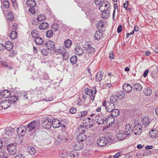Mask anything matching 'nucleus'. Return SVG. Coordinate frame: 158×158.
<instances>
[{"instance_id":"obj_24","label":"nucleus","mask_w":158,"mask_h":158,"mask_svg":"<svg viewBox=\"0 0 158 158\" xmlns=\"http://www.w3.org/2000/svg\"><path fill=\"white\" fill-rule=\"evenodd\" d=\"M110 112L111 116L114 118V117H117L120 114V111L118 109H114Z\"/></svg>"},{"instance_id":"obj_27","label":"nucleus","mask_w":158,"mask_h":158,"mask_svg":"<svg viewBox=\"0 0 158 158\" xmlns=\"http://www.w3.org/2000/svg\"><path fill=\"white\" fill-rule=\"evenodd\" d=\"M125 96V93L123 91L118 92V94L116 95V98L122 99H123Z\"/></svg>"},{"instance_id":"obj_14","label":"nucleus","mask_w":158,"mask_h":158,"mask_svg":"<svg viewBox=\"0 0 158 158\" xmlns=\"http://www.w3.org/2000/svg\"><path fill=\"white\" fill-rule=\"evenodd\" d=\"M52 126L54 128H58L60 127L61 124L59 120L57 119H53L52 122Z\"/></svg>"},{"instance_id":"obj_45","label":"nucleus","mask_w":158,"mask_h":158,"mask_svg":"<svg viewBox=\"0 0 158 158\" xmlns=\"http://www.w3.org/2000/svg\"><path fill=\"white\" fill-rule=\"evenodd\" d=\"M69 156L72 158H74V157H77L78 156V154L76 153L75 151H72L69 154Z\"/></svg>"},{"instance_id":"obj_55","label":"nucleus","mask_w":158,"mask_h":158,"mask_svg":"<svg viewBox=\"0 0 158 158\" xmlns=\"http://www.w3.org/2000/svg\"><path fill=\"white\" fill-rule=\"evenodd\" d=\"M17 132H21V133H23V134L25 133V131L22 129V128L19 127L17 129Z\"/></svg>"},{"instance_id":"obj_34","label":"nucleus","mask_w":158,"mask_h":158,"mask_svg":"<svg viewBox=\"0 0 158 158\" xmlns=\"http://www.w3.org/2000/svg\"><path fill=\"white\" fill-rule=\"evenodd\" d=\"M5 48L7 50H10L12 48V44L10 41H7L5 44Z\"/></svg>"},{"instance_id":"obj_20","label":"nucleus","mask_w":158,"mask_h":158,"mask_svg":"<svg viewBox=\"0 0 158 158\" xmlns=\"http://www.w3.org/2000/svg\"><path fill=\"white\" fill-rule=\"evenodd\" d=\"M9 101L5 100L1 102L0 104V106L3 109H7L10 106Z\"/></svg>"},{"instance_id":"obj_37","label":"nucleus","mask_w":158,"mask_h":158,"mask_svg":"<svg viewBox=\"0 0 158 158\" xmlns=\"http://www.w3.org/2000/svg\"><path fill=\"white\" fill-rule=\"evenodd\" d=\"M10 37L12 39L16 38L17 37V33L16 31H12L10 34Z\"/></svg>"},{"instance_id":"obj_3","label":"nucleus","mask_w":158,"mask_h":158,"mask_svg":"<svg viewBox=\"0 0 158 158\" xmlns=\"http://www.w3.org/2000/svg\"><path fill=\"white\" fill-rule=\"evenodd\" d=\"M113 143L114 142V140L112 138L111 140H108V139L106 137H102L99 138L97 140V144L99 146L101 147H104L106 146L108 142Z\"/></svg>"},{"instance_id":"obj_10","label":"nucleus","mask_w":158,"mask_h":158,"mask_svg":"<svg viewBox=\"0 0 158 158\" xmlns=\"http://www.w3.org/2000/svg\"><path fill=\"white\" fill-rule=\"evenodd\" d=\"M133 131V128L132 125L129 124L126 125L124 132L127 136L132 134Z\"/></svg>"},{"instance_id":"obj_15","label":"nucleus","mask_w":158,"mask_h":158,"mask_svg":"<svg viewBox=\"0 0 158 158\" xmlns=\"http://www.w3.org/2000/svg\"><path fill=\"white\" fill-rule=\"evenodd\" d=\"M142 127L140 124L136 125L133 128V131L135 132V134L138 135L142 131Z\"/></svg>"},{"instance_id":"obj_60","label":"nucleus","mask_w":158,"mask_h":158,"mask_svg":"<svg viewBox=\"0 0 158 158\" xmlns=\"http://www.w3.org/2000/svg\"><path fill=\"white\" fill-rule=\"evenodd\" d=\"M15 158H25V156L21 154H18Z\"/></svg>"},{"instance_id":"obj_6","label":"nucleus","mask_w":158,"mask_h":158,"mask_svg":"<svg viewBox=\"0 0 158 158\" xmlns=\"http://www.w3.org/2000/svg\"><path fill=\"white\" fill-rule=\"evenodd\" d=\"M7 149L10 154L15 155L17 152L16 146L14 143L8 145L7 146Z\"/></svg>"},{"instance_id":"obj_38","label":"nucleus","mask_w":158,"mask_h":158,"mask_svg":"<svg viewBox=\"0 0 158 158\" xmlns=\"http://www.w3.org/2000/svg\"><path fill=\"white\" fill-rule=\"evenodd\" d=\"M23 134L20 135V136H23ZM23 142L22 137H20L19 136H17L15 138V143L17 144H19Z\"/></svg>"},{"instance_id":"obj_12","label":"nucleus","mask_w":158,"mask_h":158,"mask_svg":"<svg viewBox=\"0 0 158 158\" xmlns=\"http://www.w3.org/2000/svg\"><path fill=\"white\" fill-rule=\"evenodd\" d=\"M123 89L124 92L129 93L132 91V87L129 84L126 83L123 85Z\"/></svg>"},{"instance_id":"obj_48","label":"nucleus","mask_w":158,"mask_h":158,"mask_svg":"<svg viewBox=\"0 0 158 158\" xmlns=\"http://www.w3.org/2000/svg\"><path fill=\"white\" fill-rule=\"evenodd\" d=\"M53 35V31L51 30L48 31L46 33L47 37L48 38L51 37Z\"/></svg>"},{"instance_id":"obj_46","label":"nucleus","mask_w":158,"mask_h":158,"mask_svg":"<svg viewBox=\"0 0 158 158\" xmlns=\"http://www.w3.org/2000/svg\"><path fill=\"white\" fill-rule=\"evenodd\" d=\"M57 52L61 54L64 58L65 57V54L67 52V51L64 49L63 50L60 49H59L58 50Z\"/></svg>"},{"instance_id":"obj_59","label":"nucleus","mask_w":158,"mask_h":158,"mask_svg":"<svg viewBox=\"0 0 158 158\" xmlns=\"http://www.w3.org/2000/svg\"><path fill=\"white\" fill-rule=\"evenodd\" d=\"M34 7H30L28 10L32 14H34L35 13V11Z\"/></svg>"},{"instance_id":"obj_30","label":"nucleus","mask_w":158,"mask_h":158,"mask_svg":"<svg viewBox=\"0 0 158 158\" xmlns=\"http://www.w3.org/2000/svg\"><path fill=\"white\" fill-rule=\"evenodd\" d=\"M49 25V24L47 23H43L39 26V28L40 30L46 29L48 27Z\"/></svg>"},{"instance_id":"obj_43","label":"nucleus","mask_w":158,"mask_h":158,"mask_svg":"<svg viewBox=\"0 0 158 158\" xmlns=\"http://www.w3.org/2000/svg\"><path fill=\"white\" fill-rule=\"evenodd\" d=\"M9 100L11 102L14 103L17 101L18 98L16 96H12L9 98Z\"/></svg>"},{"instance_id":"obj_11","label":"nucleus","mask_w":158,"mask_h":158,"mask_svg":"<svg viewBox=\"0 0 158 158\" xmlns=\"http://www.w3.org/2000/svg\"><path fill=\"white\" fill-rule=\"evenodd\" d=\"M84 124L88 125L90 127L93 126L94 124V122L93 119L89 117H87L83 121Z\"/></svg>"},{"instance_id":"obj_52","label":"nucleus","mask_w":158,"mask_h":158,"mask_svg":"<svg viewBox=\"0 0 158 158\" xmlns=\"http://www.w3.org/2000/svg\"><path fill=\"white\" fill-rule=\"evenodd\" d=\"M5 151L3 150L2 149H0V157L2 158L5 154Z\"/></svg>"},{"instance_id":"obj_5","label":"nucleus","mask_w":158,"mask_h":158,"mask_svg":"<svg viewBox=\"0 0 158 158\" xmlns=\"http://www.w3.org/2000/svg\"><path fill=\"white\" fill-rule=\"evenodd\" d=\"M102 105L104 107H106V110L108 112H110L114 109V104L111 101L106 102L105 100L104 102L102 103Z\"/></svg>"},{"instance_id":"obj_26","label":"nucleus","mask_w":158,"mask_h":158,"mask_svg":"<svg viewBox=\"0 0 158 158\" xmlns=\"http://www.w3.org/2000/svg\"><path fill=\"white\" fill-rule=\"evenodd\" d=\"M34 42L38 45H40L43 44L44 40L42 38L39 36L35 38L34 40Z\"/></svg>"},{"instance_id":"obj_63","label":"nucleus","mask_w":158,"mask_h":158,"mask_svg":"<svg viewBox=\"0 0 158 158\" xmlns=\"http://www.w3.org/2000/svg\"><path fill=\"white\" fill-rule=\"evenodd\" d=\"M121 154V153H120V152H118L117 153H116L113 157V158H118Z\"/></svg>"},{"instance_id":"obj_4","label":"nucleus","mask_w":158,"mask_h":158,"mask_svg":"<svg viewBox=\"0 0 158 158\" xmlns=\"http://www.w3.org/2000/svg\"><path fill=\"white\" fill-rule=\"evenodd\" d=\"M109 2H105L102 3L100 6L99 9L102 13V14H105L107 15V14L109 15L110 13V11L109 9Z\"/></svg>"},{"instance_id":"obj_9","label":"nucleus","mask_w":158,"mask_h":158,"mask_svg":"<svg viewBox=\"0 0 158 158\" xmlns=\"http://www.w3.org/2000/svg\"><path fill=\"white\" fill-rule=\"evenodd\" d=\"M91 42H86L85 43V48H86L87 51L89 53H92L94 52L95 51L94 48L92 47L90 44Z\"/></svg>"},{"instance_id":"obj_13","label":"nucleus","mask_w":158,"mask_h":158,"mask_svg":"<svg viewBox=\"0 0 158 158\" xmlns=\"http://www.w3.org/2000/svg\"><path fill=\"white\" fill-rule=\"evenodd\" d=\"M127 136L126 134L122 131H119L116 135L117 138L120 140H122L125 139Z\"/></svg>"},{"instance_id":"obj_17","label":"nucleus","mask_w":158,"mask_h":158,"mask_svg":"<svg viewBox=\"0 0 158 158\" xmlns=\"http://www.w3.org/2000/svg\"><path fill=\"white\" fill-rule=\"evenodd\" d=\"M115 118H114L108 116L106 118L105 120H104V123L105 122L106 124L107 125H109L112 124L114 122Z\"/></svg>"},{"instance_id":"obj_42","label":"nucleus","mask_w":158,"mask_h":158,"mask_svg":"<svg viewBox=\"0 0 158 158\" xmlns=\"http://www.w3.org/2000/svg\"><path fill=\"white\" fill-rule=\"evenodd\" d=\"M45 16L43 14L38 15L37 18V19L38 21H42L45 20Z\"/></svg>"},{"instance_id":"obj_18","label":"nucleus","mask_w":158,"mask_h":158,"mask_svg":"<svg viewBox=\"0 0 158 158\" xmlns=\"http://www.w3.org/2000/svg\"><path fill=\"white\" fill-rule=\"evenodd\" d=\"M95 121L99 124H102L104 123V120L101 115H97L95 119Z\"/></svg>"},{"instance_id":"obj_51","label":"nucleus","mask_w":158,"mask_h":158,"mask_svg":"<svg viewBox=\"0 0 158 158\" xmlns=\"http://www.w3.org/2000/svg\"><path fill=\"white\" fill-rule=\"evenodd\" d=\"M116 98V95L115 96H112L110 98V101H111L112 102H113V103L114 102H116L117 101V100L116 98Z\"/></svg>"},{"instance_id":"obj_39","label":"nucleus","mask_w":158,"mask_h":158,"mask_svg":"<svg viewBox=\"0 0 158 158\" xmlns=\"http://www.w3.org/2000/svg\"><path fill=\"white\" fill-rule=\"evenodd\" d=\"M31 34L32 37L35 38L38 37L39 36V33L36 30H33L31 32Z\"/></svg>"},{"instance_id":"obj_61","label":"nucleus","mask_w":158,"mask_h":158,"mask_svg":"<svg viewBox=\"0 0 158 158\" xmlns=\"http://www.w3.org/2000/svg\"><path fill=\"white\" fill-rule=\"evenodd\" d=\"M96 92V90L94 88L93 89H92L91 90V93L93 96L95 95V94Z\"/></svg>"},{"instance_id":"obj_31","label":"nucleus","mask_w":158,"mask_h":158,"mask_svg":"<svg viewBox=\"0 0 158 158\" xmlns=\"http://www.w3.org/2000/svg\"><path fill=\"white\" fill-rule=\"evenodd\" d=\"M27 151L29 154L31 155H34L36 152L35 148L32 146L28 147Z\"/></svg>"},{"instance_id":"obj_22","label":"nucleus","mask_w":158,"mask_h":158,"mask_svg":"<svg viewBox=\"0 0 158 158\" xmlns=\"http://www.w3.org/2000/svg\"><path fill=\"white\" fill-rule=\"evenodd\" d=\"M150 120L149 117H145L143 118L142 121V124L144 127H147L149 125Z\"/></svg>"},{"instance_id":"obj_40","label":"nucleus","mask_w":158,"mask_h":158,"mask_svg":"<svg viewBox=\"0 0 158 158\" xmlns=\"http://www.w3.org/2000/svg\"><path fill=\"white\" fill-rule=\"evenodd\" d=\"M64 44L65 47L67 48L70 47L72 44L71 41L69 39H68L65 40Z\"/></svg>"},{"instance_id":"obj_64","label":"nucleus","mask_w":158,"mask_h":158,"mask_svg":"<svg viewBox=\"0 0 158 158\" xmlns=\"http://www.w3.org/2000/svg\"><path fill=\"white\" fill-rule=\"evenodd\" d=\"M15 53L14 51L12 50L10 51V53L9 54V56H13L15 54Z\"/></svg>"},{"instance_id":"obj_41","label":"nucleus","mask_w":158,"mask_h":158,"mask_svg":"<svg viewBox=\"0 0 158 158\" xmlns=\"http://www.w3.org/2000/svg\"><path fill=\"white\" fill-rule=\"evenodd\" d=\"M77 56H74L71 57L70 58V62L72 64H75L77 61Z\"/></svg>"},{"instance_id":"obj_21","label":"nucleus","mask_w":158,"mask_h":158,"mask_svg":"<svg viewBox=\"0 0 158 158\" xmlns=\"http://www.w3.org/2000/svg\"><path fill=\"white\" fill-rule=\"evenodd\" d=\"M46 46L48 49L53 50L54 49L55 44L53 42L50 40L48 41L46 43Z\"/></svg>"},{"instance_id":"obj_8","label":"nucleus","mask_w":158,"mask_h":158,"mask_svg":"<svg viewBox=\"0 0 158 158\" xmlns=\"http://www.w3.org/2000/svg\"><path fill=\"white\" fill-rule=\"evenodd\" d=\"M51 119L45 120L42 123L43 127L45 129H49L52 125Z\"/></svg>"},{"instance_id":"obj_32","label":"nucleus","mask_w":158,"mask_h":158,"mask_svg":"<svg viewBox=\"0 0 158 158\" xmlns=\"http://www.w3.org/2000/svg\"><path fill=\"white\" fill-rule=\"evenodd\" d=\"M66 138V136H64L63 135H58L56 137V140L58 143L61 142L63 140H65Z\"/></svg>"},{"instance_id":"obj_36","label":"nucleus","mask_w":158,"mask_h":158,"mask_svg":"<svg viewBox=\"0 0 158 158\" xmlns=\"http://www.w3.org/2000/svg\"><path fill=\"white\" fill-rule=\"evenodd\" d=\"M143 92L146 95L149 96L152 93V90L149 88H145L144 89Z\"/></svg>"},{"instance_id":"obj_28","label":"nucleus","mask_w":158,"mask_h":158,"mask_svg":"<svg viewBox=\"0 0 158 158\" xmlns=\"http://www.w3.org/2000/svg\"><path fill=\"white\" fill-rule=\"evenodd\" d=\"M26 3L27 5L30 7H34L36 5V3L34 0H27Z\"/></svg>"},{"instance_id":"obj_50","label":"nucleus","mask_w":158,"mask_h":158,"mask_svg":"<svg viewBox=\"0 0 158 158\" xmlns=\"http://www.w3.org/2000/svg\"><path fill=\"white\" fill-rule=\"evenodd\" d=\"M48 49L45 48L41 49V54L44 55H47L48 52Z\"/></svg>"},{"instance_id":"obj_7","label":"nucleus","mask_w":158,"mask_h":158,"mask_svg":"<svg viewBox=\"0 0 158 158\" xmlns=\"http://www.w3.org/2000/svg\"><path fill=\"white\" fill-rule=\"evenodd\" d=\"M14 129L10 127H6L4 132L5 136L6 137L12 136L14 134Z\"/></svg>"},{"instance_id":"obj_54","label":"nucleus","mask_w":158,"mask_h":158,"mask_svg":"<svg viewBox=\"0 0 158 158\" xmlns=\"http://www.w3.org/2000/svg\"><path fill=\"white\" fill-rule=\"evenodd\" d=\"M59 27L58 25L56 24H53L52 25V28H54L55 30V31H56L59 28Z\"/></svg>"},{"instance_id":"obj_16","label":"nucleus","mask_w":158,"mask_h":158,"mask_svg":"<svg viewBox=\"0 0 158 158\" xmlns=\"http://www.w3.org/2000/svg\"><path fill=\"white\" fill-rule=\"evenodd\" d=\"M73 146V148L75 150H80L83 148V143L78 141L76 142Z\"/></svg>"},{"instance_id":"obj_35","label":"nucleus","mask_w":158,"mask_h":158,"mask_svg":"<svg viewBox=\"0 0 158 158\" xmlns=\"http://www.w3.org/2000/svg\"><path fill=\"white\" fill-rule=\"evenodd\" d=\"M133 88L136 91H139L142 89V86L139 83H136L134 84L133 86Z\"/></svg>"},{"instance_id":"obj_47","label":"nucleus","mask_w":158,"mask_h":158,"mask_svg":"<svg viewBox=\"0 0 158 158\" xmlns=\"http://www.w3.org/2000/svg\"><path fill=\"white\" fill-rule=\"evenodd\" d=\"M104 23L102 21H100L97 23V26L98 29H102L104 27Z\"/></svg>"},{"instance_id":"obj_33","label":"nucleus","mask_w":158,"mask_h":158,"mask_svg":"<svg viewBox=\"0 0 158 158\" xmlns=\"http://www.w3.org/2000/svg\"><path fill=\"white\" fill-rule=\"evenodd\" d=\"M103 75L101 71L98 72L96 76L95 79L97 81H100L102 79Z\"/></svg>"},{"instance_id":"obj_58","label":"nucleus","mask_w":158,"mask_h":158,"mask_svg":"<svg viewBox=\"0 0 158 158\" xmlns=\"http://www.w3.org/2000/svg\"><path fill=\"white\" fill-rule=\"evenodd\" d=\"M103 2L102 0H95L94 2L96 5H99L101 3Z\"/></svg>"},{"instance_id":"obj_2","label":"nucleus","mask_w":158,"mask_h":158,"mask_svg":"<svg viewBox=\"0 0 158 158\" xmlns=\"http://www.w3.org/2000/svg\"><path fill=\"white\" fill-rule=\"evenodd\" d=\"M86 129V127L85 126L79 127V130H81V131L77 137V139L78 142L81 143L86 140L87 135L85 134V131Z\"/></svg>"},{"instance_id":"obj_25","label":"nucleus","mask_w":158,"mask_h":158,"mask_svg":"<svg viewBox=\"0 0 158 158\" xmlns=\"http://www.w3.org/2000/svg\"><path fill=\"white\" fill-rule=\"evenodd\" d=\"M10 94V92L9 90L6 89L2 91L1 93V96L5 98L8 97Z\"/></svg>"},{"instance_id":"obj_49","label":"nucleus","mask_w":158,"mask_h":158,"mask_svg":"<svg viewBox=\"0 0 158 158\" xmlns=\"http://www.w3.org/2000/svg\"><path fill=\"white\" fill-rule=\"evenodd\" d=\"M3 5L6 8H8L9 6V3L7 0H5L3 2Z\"/></svg>"},{"instance_id":"obj_56","label":"nucleus","mask_w":158,"mask_h":158,"mask_svg":"<svg viewBox=\"0 0 158 158\" xmlns=\"http://www.w3.org/2000/svg\"><path fill=\"white\" fill-rule=\"evenodd\" d=\"M85 93L88 95H90L91 94V90L89 89H86L85 90Z\"/></svg>"},{"instance_id":"obj_19","label":"nucleus","mask_w":158,"mask_h":158,"mask_svg":"<svg viewBox=\"0 0 158 158\" xmlns=\"http://www.w3.org/2000/svg\"><path fill=\"white\" fill-rule=\"evenodd\" d=\"M150 137L152 138H155L158 137V131L155 129L151 130L149 132Z\"/></svg>"},{"instance_id":"obj_29","label":"nucleus","mask_w":158,"mask_h":158,"mask_svg":"<svg viewBox=\"0 0 158 158\" xmlns=\"http://www.w3.org/2000/svg\"><path fill=\"white\" fill-rule=\"evenodd\" d=\"M102 36V34L101 33L100 31H96L94 35L95 39L96 40H99Z\"/></svg>"},{"instance_id":"obj_53","label":"nucleus","mask_w":158,"mask_h":158,"mask_svg":"<svg viewBox=\"0 0 158 158\" xmlns=\"http://www.w3.org/2000/svg\"><path fill=\"white\" fill-rule=\"evenodd\" d=\"M76 111L77 110L76 108H74V107L71 108L69 110V112L72 114L75 113L76 112Z\"/></svg>"},{"instance_id":"obj_44","label":"nucleus","mask_w":158,"mask_h":158,"mask_svg":"<svg viewBox=\"0 0 158 158\" xmlns=\"http://www.w3.org/2000/svg\"><path fill=\"white\" fill-rule=\"evenodd\" d=\"M88 113V112L86 110H85L81 111L79 113L78 115V118H81L86 115Z\"/></svg>"},{"instance_id":"obj_1","label":"nucleus","mask_w":158,"mask_h":158,"mask_svg":"<svg viewBox=\"0 0 158 158\" xmlns=\"http://www.w3.org/2000/svg\"><path fill=\"white\" fill-rule=\"evenodd\" d=\"M39 124V123H38L36 121L34 120L30 122L24 127L27 131L33 132L38 129Z\"/></svg>"},{"instance_id":"obj_62","label":"nucleus","mask_w":158,"mask_h":158,"mask_svg":"<svg viewBox=\"0 0 158 158\" xmlns=\"http://www.w3.org/2000/svg\"><path fill=\"white\" fill-rule=\"evenodd\" d=\"M5 46L4 44L0 43V51L4 49Z\"/></svg>"},{"instance_id":"obj_57","label":"nucleus","mask_w":158,"mask_h":158,"mask_svg":"<svg viewBox=\"0 0 158 158\" xmlns=\"http://www.w3.org/2000/svg\"><path fill=\"white\" fill-rule=\"evenodd\" d=\"M122 26L121 25H119L117 28V31L118 33L120 32L122 30Z\"/></svg>"},{"instance_id":"obj_23","label":"nucleus","mask_w":158,"mask_h":158,"mask_svg":"<svg viewBox=\"0 0 158 158\" xmlns=\"http://www.w3.org/2000/svg\"><path fill=\"white\" fill-rule=\"evenodd\" d=\"M76 54L78 55H81L84 52V50L82 47L80 46L77 47L74 49Z\"/></svg>"}]
</instances>
